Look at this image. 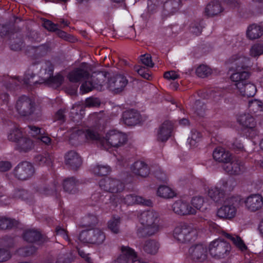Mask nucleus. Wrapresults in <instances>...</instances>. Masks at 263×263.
<instances>
[{
	"label": "nucleus",
	"mask_w": 263,
	"mask_h": 263,
	"mask_svg": "<svg viewBox=\"0 0 263 263\" xmlns=\"http://www.w3.org/2000/svg\"><path fill=\"white\" fill-rule=\"evenodd\" d=\"M141 223L143 228H139L137 234L139 237L152 236L160 230V216L154 210L144 211L140 216Z\"/></svg>",
	"instance_id": "obj_1"
},
{
	"label": "nucleus",
	"mask_w": 263,
	"mask_h": 263,
	"mask_svg": "<svg viewBox=\"0 0 263 263\" xmlns=\"http://www.w3.org/2000/svg\"><path fill=\"white\" fill-rule=\"evenodd\" d=\"M228 64L231 65L230 69L235 71L231 76L232 81L248 79L250 74L249 70L250 68V59L242 54H236L232 55L228 61Z\"/></svg>",
	"instance_id": "obj_2"
},
{
	"label": "nucleus",
	"mask_w": 263,
	"mask_h": 263,
	"mask_svg": "<svg viewBox=\"0 0 263 263\" xmlns=\"http://www.w3.org/2000/svg\"><path fill=\"white\" fill-rule=\"evenodd\" d=\"M241 199L238 196L229 197L224 201V204L218 209L217 215L220 218L231 219L237 212V206L239 205Z\"/></svg>",
	"instance_id": "obj_3"
},
{
	"label": "nucleus",
	"mask_w": 263,
	"mask_h": 263,
	"mask_svg": "<svg viewBox=\"0 0 263 263\" xmlns=\"http://www.w3.org/2000/svg\"><path fill=\"white\" fill-rule=\"evenodd\" d=\"M231 250L230 244L221 239L211 242L209 246L210 255L216 259L224 258L228 256Z\"/></svg>",
	"instance_id": "obj_4"
},
{
	"label": "nucleus",
	"mask_w": 263,
	"mask_h": 263,
	"mask_svg": "<svg viewBox=\"0 0 263 263\" xmlns=\"http://www.w3.org/2000/svg\"><path fill=\"white\" fill-rule=\"evenodd\" d=\"M197 231L190 226L181 224L175 228L174 231V238L181 243L190 242L196 237Z\"/></svg>",
	"instance_id": "obj_5"
},
{
	"label": "nucleus",
	"mask_w": 263,
	"mask_h": 263,
	"mask_svg": "<svg viewBox=\"0 0 263 263\" xmlns=\"http://www.w3.org/2000/svg\"><path fill=\"white\" fill-rule=\"evenodd\" d=\"M79 240L84 243L99 245L105 239L104 233L98 229L82 231L79 235Z\"/></svg>",
	"instance_id": "obj_6"
},
{
	"label": "nucleus",
	"mask_w": 263,
	"mask_h": 263,
	"mask_svg": "<svg viewBox=\"0 0 263 263\" xmlns=\"http://www.w3.org/2000/svg\"><path fill=\"white\" fill-rule=\"evenodd\" d=\"M100 138L99 135L91 129H88L86 132L77 128L73 129L69 136V142L72 145H78L86 139L98 140Z\"/></svg>",
	"instance_id": "obj_7"
},
{
	"label": "nucleus",
	"mask_w": 263,
	"mask_h": 263,
	"mask_svg": "<svg viewBox=\"0 0 263 263\" xmlns=\"http://www.w3.org/2000/svg\"><path fill=\"white\" fill-rule=\"evenodd\" d=\"M15 108L18 114L23 117L31 115L35 110L34 102L28 97L22 96L16 102Z\"/></svg>",
	"instance_id": "obj_8"
},
{
	"label": "nucleus",
	"mask_w": 263,
	"mask_h": 263,
	"mask_svg": "<svg viewBox=\"0 0 263 263\" xmlns=\"http://www.w3.org/2000/svg\"><path fill=\"white\" fill-rule=\"evenodd\" d=\"M42 68L45 70V76L44 77V83L51 87L57 88L62 84L64 78L61 74L53 76V66L49 61L45 62Z\"/></svg>",
	"instance_id": "obj_9"
},
{
	"label": "nucleus",
	"mask_w": 263,
	"mask_h": 263,
	"mask_svg": "<svg viewBox=\"0 0 263 263\" xmlns=\"http://www.w3.org/2000/svg\"><path fill=\"white\" fill-rule=\"evenodd\" d=\"M34 168L31 163L24 161L20 163L13 170V175L20 180H26L33 175Z\"/></svg>",
	"instance_id": "obj_10"
},
{
	"label": "nucleus",
	"mask_w": 263,
	"mask_h": 263,
	"mask_svg": "<svg viewBox=\"0 0 263 263\" xmlns=\"http://www.w3.org/2000/svg\"><path fill=\"white\" fill-rule=\"evenodd\" d=\"M128 83V80L123 74H119L110 77L107 82V87L114 93L123 91Z\"/></svg>",
	"instance_id": "obj_11"
},
{
	"label": "nucleus",
	"mask_w": 263,
	"mask_h": 263,
	"mask_svg": "<svg viewBox=\"0 0 263 263\" xmlns=\"http://www.w3.org/2000/svg\"><path fill=\"white\" fill-rule=\"evenodd\" d=\"M100 187L106 191L112 193H116L122 191L124 185L119 180L111 178H105L99 182Z\"/></svg>",
	"instance_id": "obj_12"
},
{
	"label": "nucleus",
	"mask_w": 263,
	"mask_h": 263,
	"mask_svg": "<svg viewBox=\"0 0 263 263\" xmlns=\"http://www.w3.org/2000/svg\"><path fill=\"white\" fill-rule=\"evenodd\" d=\"M106 140H103V143L107 142L110 145L115 147H118L123 145L127 141L126 136L117 130L109 131L106 136Z\"/></svg>",
	"instance_id": "obj_13"
},
{
	"label": "nucleus",
	"mask_w": 263,
	"mask_h": 263,
	"mask_svg": "<svg viewBox=\"0 0 263 263\" xmlns=\"http://www.w3.org/2000/svg\"><path fill=\"white\" fill-rule=\"evenodd\" d=\"M191 259L196 262H202L207 257V248L206 246L199 243L191 246L189 250Z\"/></svg>",
	"instance_id": "obj_14"
},
{
	"label": "nucleus",
	"mask_w": 263,
	"mask_h": 263,
	"mask_svg": "<svg viewBox=\"0 0 263 263\" xmlns=\"http://www.w3.org/2000/svg\"><path fill=\"white\" fill-rule=\"evenodd\" d=\"M223 170L230 175H239L245 170L243 163L240 160L231 157V160L222 164Z\"/></svg>",
	"instance_id": "obj_15"
},
{
	"label": "nucleus",
	"mask_w": 263,
	"mask_h": 263,
	"mask_svg": "<svg viewBox=\"0 0 263 263\" xmlns=\"http://www.w3.org/2000/svg\"><path fill=\"white\" fill-rule=\"evenodd\" d=\"M247 80L234 81L235 83V85L241 96L247 97H253L257 91L256 87L253 84L248 83Z\"/></svg>",
	"instance_id": "obj_16"
},
{
	"label": "nucleus",
	"mask_w": 263,
	"mask_h": 263,
	"mask_svg": "<svg viewBox=\"0 0 263 263\" xmlns=\"http://www.w3.org/2000/svg\"><path fill=\"white\" fill-rule=\"evenodd\" d=\"M172 210L175 213L181 216L194 215L196 213V210L189 203L182 200L176 201L172 205Z\"/></svg>",
	"instance_id": "obj_17"
},
{
	"label": "nucleus",
	"mask_w": 263,
	"mask_h": 263,
	"mask_svg": "<svg viewBox=\"0 0 263 263\" xmlns=\"http://www.w3.org/2000/svg\"><path fill=\"white\" fill-rule=\"evenodd\" d=\"M89 73L88 71V65L83 64L80 67L75 69L71 71L68 75L70 82L76 83L89 79Z\"/></svg>",
	"instance_id": "obj_18"
},
{
	"label": "nucleus",
	"mask_w": 263,
	"mask_h": 263,
	"mask_svg": "<svg viewBox=\"0 0 263 263\" xmlns=\"http://www.w3.org/2000/svg\"><path fill=\"white\" fill-rule=\"evenodd\" d=\"M246 209L252 212L259 210L263 205V197L259 194H252L245 201Z\"/></svg>",
	"instance_id": "obj_19"
},
{
	"label": "nucleus",
	"mask_w": 263,
	"mask_h": 263,
	"mask_svg": "<svg viewBox=\"0 0 263 263\" xmlns=\"http://www.w3.org/2000/svg\"><path fill=\"white\" fill-rule=\"evenodd\" d=\"M65 164L71 170H77L82 164L79 154L74 151H70L65 155Z\"/></svg>",
	"instance_id": "obj_20"
},
{
	"label": "nucleus",
	"mask_w": 263,
	"mask_h": 263,
	"mask_svg": "<svg viewBox=\"0 0 263 263\" xmlns=\"http://www.w3.org/2000/svg\"><path fill=\"white\" fill-rule=\"evenodd\" d=\"M121 254L111 263H130L136 257L134 250L127 246H122L121 248Z\"/></svg>",
	"instance_id": "obj_21"
},
{
	"label": "nucleus",
	"mask_w": 263,
	"mask_h": 263,
	"mask_svg": "<svg viewBox=\"0 0 263 263\" xmlns=\"http://www.w3.org/2000/svg\"><path fill=\"white\" fill-rule=\"evenodd\" d=\"M50 47L48 44L34 47L28 46L26 50L29 56L35 58L44 56L50 50Z\"/></svg>",
	"instance_id": "obj_22"
},
{
	"label": "nucleus",
	"mask_w": 263,
	"mask_h": 263,
	"mask_svg": "<svg viewBox=\"0 0 263 263\" xmlns=\"http://www.w3.org/2000/svg\"><path fill=\"white\" fill-rule=\"evenodd\" d=\"M107 75H109V73L105 71H97L92 74L91 78L95 84V89L99 90L102 89L107 78L109 79V76Z\"/></svg>",
	"instance_id": "obj_23"
},
{
	"label": "nucleus",
	"mask_w": 263,
	"mask_h": 263,
	"mask_svg": "<svg viewBox=\"0 0 263 263\" xmlns=\"http://www.w3.org/2000/svg\"><path fill=\"white\" fill-rule=\"evenodd\" d=\"M173 129V124L171 122L165 121L160 127L158 132V139L162 142H165L170 137Z\"/></svg>",
	"instance_id": "obj_24"
},
{
	"label": "nucleus",
	"mask_w": 263,
	"mask_h": 263,
	"mask_svg": "<svg viewBox=\"0 0 263 263\" xmlns=\"http://www.w3.org/2000/svg\"><path fill=\"white\" fill-rule=\"evenodd\" d=\"M122 119L125 124L134 126L139 121V114L134 109L126 110L123 113Z\"/></svg>",
	"instance_id": "obj_25"
},
{
	"label": "nucleus",
	"mask_w": 263,
	"mask_h": 263,
	"mask_svg": "<svg viewBox=\"0 0 263 263\" xmlns=\"http://www.w3.org/2000/svg\"><path fill=\"white\" fill-rule=\"evenodd\" d=\"M134 174L142 177H146L149 174V168L143 161L135 162L131 167Z\"/></svg>",
	"instance_id": "obj_26"
},
{
	"label": "nucleus",
	"mask_w": 263,
	"mask_h": 263,
	"mask_svg": "<svg viewBox=\"0 0 263 263\" xmlns=\"http://www.w3.org/2000/svg\"><path fill=\"white\" fill-rule=\"evenodd\" d=\"M223 10L219 0H213L207 5L204 13L207 16L212 17L218 15Z\"/></svg>",
	"instance_id": "obj_27"
},
{
	"label": "nucleus",
	"mask_w": 263,
	"mask_h": 263,
	"mask_svg": "<svg viewBox=\"0 0 263 263\" xmlns=\"http://www.w3.org/2000/svg\"><path fill=\"white\" fill-rule=\"evenodd\" d=\"M123 201L128 205L133 204H141L146 206H152V201L150 199H144L141 196H136L133 194L127 195L123 198Z\"/></svg>",
	"instance_id": "obj_28"
},
{
	"label": "nucleus",
	"mask_w": 263,
	"mask_h": 263,
	"mask_svg": "<svg viewBox=\"0 0 263 263\" xmlns=\"http://www.w3.org/2000/svg\"><path fill=\"white\" fill-rule=\"evenodd\" d=\"M214 159L223 164L226 163L231 160L232 155L228 151H226L221 147H217L213 153Z\"/></svg>",
	"instance_id": "obj_29"
},
{
	"label": "nucleus",
	"mask_w": 263,
	"mask_h": 263,
	"mask_svg": "<svg viewBox=\"0 0 263 263\" xmlns=\"http://www.w3.org/2000/svg\"><path fill=\"white\" fill-rule=\"evenodd\" d=\"M237 120L240 125L246 128H253L256 126L254 118L249 114H241L237 116Z\"/></svg>",
	"instance_id": "obj_30"
},
{
	"label": "nucleus",
	"mask_w": 263,
	"mask_h": 263,
	"mask_svg": "<svg viewBox=\"0 0 263 263\" xmlns=\"http://www.w3.org/2000/svg\"><path fill=\"white\" fill-rule=\"evenodd\" d=\"M208 196L217 203L222 202L224 199L225 191L217 186L212 187L208 190Z\"/></svg>",
	"instance_id": "obj_31"
},
{
	"label": "nucleus",
	"mask_w": 263,
	"mask_h": 263,
	"mask_svg": "<svg viewBox=\"0 0 263 263\" xmlns=\"http://www.w3.org/2000/svg\"><path fill=\"white\" fill-rule=\"evenodd\" d=\"M24 240L27 242L33 243L38 241L43 242V236L41 233L34 229L25 231L23 234Z\"/></svg>",
	"instance_id": "obj_32"
},
{
	"label": "nucleus",
	"mask_w": 263,
	"mask_h": 263,
	"mask_svg": "<svg viewBox=\"0 0 263 263\" xmlns=\"http://www.w3.org/2000/svg\"><path fill=\"white\" fill-rule=\"evenodd\" d=\"M223 236L231 240L233 244L240 251H245L247 250V247L242 239L236 235H232L226 232H222Z\"/></svg>",
	"instance_id": "obj_33"
},
{
	"label": "nucleus",
	"mask_w": 263,
	"mask_h": 263,
	"mask_svg": "<svg viewBox=\"0 0 263 263\" xmlns=\"http://www.w3.org/2000/svg\"><path fill=\"white\" fill-rule=\"evenodd\" d=\"M10 48L14 51L20 50L23 45V36L20 33H13L10 35Z\"/></svg>",
	"instance_id": "obj_34"
},
{
	"label": "nucleus",
	"mask_w": 263,
	"mask_h": 263,
	"mask_svg": "<svg viewBox=\"0 0 263 263\" xmlns=\"http://www.w3.org/2000/svg\"><path fill=\"white\" fill-rule=\"evenodd\" d=\"M263 33V29L256 24L250 25L247 31V36L250 40H255L259 38Z\"/></svg>",
	"instance_id": "obj_35"
},
{
	"label": "nucleus",
	"mask_w": 263,
	"mask_h": 263,
	"mask_svg": "<svg viewBox=\"0 0 263 263\" xmlns=\"http://www.w3.org/2000/svg\"><path fill=\"white\" fill-rule=\"evenodd\" d=\"M33 147L32 141L27 137H23L16 143V148L20 152H27Z\"/></svg>",
	"instance_id": "obj_36"
},
{
	"label": "nucleus",
	"mask_w": 263,
	"mask_h": 263,
	"mask_svg": "<svg viewBox=\"0 0 263 263\" xmlns=\"http://www.w3.org/2000/svg\"><path fill=\"white\" fill-rule=\"evenodd\" d=\"M180 4V0H168L163 5L164 14H172L177 11Z\"/></svg>",
	"instance_id": "obj_37"
},
{
	"label": "nucleus",
	"mask_w": 263,
	"mask_h": 263,
	"mask_svg": "<svg viewBox=\"0 0 263 263\" xmlns=\"http://www.w3.org/2000/svg\"><path fill=\"white\" fill-rule=\"evenodd\" d=\"M78 181L73 177L65 179L63 183L64 191L71 194L77 191Z\"/></svg>",
	"instance_id": "obj_38"
},
{
	"label": "nucleus",
	"mask_w": 263,
	"mask_h": 263,
	"mask_svg": "<svg viewBox=\"0 0 263 263\" xmlns=\"http://www.w3.org/2000/svg\"><path fill=\"white\" fill-rule=\"evenodd\" d=\"M159 248V244L155 240L149 239L144 242L143 246V250L149 254H155Z\"/></svg>",
	"instance_id": "obj_39"
},
{
	"label": "nucleus",
	"mask_w": 263,
	"mask_h": 263,
	"mask_svg": "<svg viewBox=\"0 0 263 263\" xmlns=\"http://www.w3.org/2000/svg\"><path fill=\"white\" fill-rule=\"evenodd\" d=\"M53 157L49 153L37 155L35 156V162L40 165L50 166L52 164Z\"/></svg>",
	"instance_id": "obj_40"
},
{
	"label": "nucleus",
	"mask_w": 263,
	"mask_h": 263,
	"mask_svg": "<svg viewBox=\"0 0 263 263\" xmlns=\"http://www.w3.org/2000/svg\"><path fill=\"white\" fill-rule=\"evenodd\" d=\"M159 196L165 198H172L175 196L174 192L169 187L165 185L160 186L157 190Z\"/></svg>",
	"instance_id": "obj_41"
},
{
	"label": "nucleus",
	"mask_w": 263,
	"mask_h": 263,
	"mask_svg": "<svg viewBox=\"0 0 263 263\" xmlns=\"http://www.w3.org/2000/svg\"><path fill=\"white\" fill-rule=\"evenodd\" d=\"M16 224V222L13 219L6 217H0V230L10 229Z\"/></svg>",
	"instance_id": "obj_42"
},
{
	"label": "nucleus",
	"mask_w": 263,
	"mask_h": 263,
	"mask_svg": "<svg viewBox=\"0 0 263 263\" xmlns=\"http://www.w3.org/2000/svg\"><path fill=\"white\" fill-rule=\"evenodd\" d=\"M192 203L193 205L197 209L204 212L206 209V204L204 203L203 197L198 196L195 197L192 199Z\"/></svg>",
	"instance_id": "obj_43"
},
{
	"label": "nucleus",
	"mask_w": 263,
	"mask_h": 263,
	"mask_svg": "<svg viewBox=\"0 0 263 263\" xmlns=\"http://www.w3.org/2000/svg\"><path fill=\"white\" fill-rule=\"evenodd\" d=\"M38 190L40 193L47 195L56 193L58 190L55 184H53L51 185L40 184L38 186Z\"/></svg>",
	"instance_id": "obj_44"
},
{
	"label": "nucleus",
	"mask_w": 263,
	"mask_h": 263,
	"mask_svg": "<svg viewBox=\"0 0 263 263\" xmlns=\"http://www.w3.org/2000/svg\"><path fill=\"white\" fill-rule=\"evenodd\" d=\"M36 250L37 249L34 246H31L21 248L17 250V252L19 255L26 257L34 254Z\"/></svg>",
	"instance_id": "obj_45"
},
{
	"label": "nucleus",
	"mask_w": 263,
	"mask_h": 263,
	"mask_svg": "<svg viewBox=\"0 0 263 263\" xmlns=\"http://www.w3.org/2000/svg\"><path fill=\"white\" fill-rule=\"evenodd\" d=\"M120 218H112L108 222V228L112 233L117 234L120 231Z\"/></svg>",
	"instance_id": "obj_46"
},
{
	"label": "nucleus",
	"mask_w": 263,
	"mask_h": 263,
	"mask_svg": "<svg viewBox=\"0 0 263 263\" xmlns=\"http://www.w3.org/2000/svg\"><path fill=\"white\" fill-rule=\"evenodd\" d=\"M249 108L250 111L256 113L263 110V104L257 100H251L249 102Z\"/></svg>",
	"instance_id": "obj_47"
},
{
	"label": "nucleus",
	"mask_w": 263,
	"mask_h": 263,
	"mask_svg": "<svg viewBox=\"0 0 263 263\" xmlns=\"http://www.w3.org/2000/svg\"><path fill=\"white\" fill-rule=\"evenodd\" d=\"M193 110L198 116L202 117L205 115V107L203 103L197 100L195 102Z\"/></svg>",
	"instance_id": "obj_48"
},
{
	"label": "nucleus",
	"mask_w": 263,
	"mask_h": 263,
	"mask_svg": "<svg viewBox=\"0 0 263 263\" xmlns=\"http://www.w3.org/2000/svg\"><path fill=\"white\" fill-rule=\"evenodd\" d=\"M55 233L57 239L60 240H65L69 243L70 240L68 236V232L60 226H57L55 228Z\"/></svg>",
	"instance_id": "obj_49"
},
{
	"label": "nucleus",
	"mask_w": 263,
	"mask_h": 263,
	"mask_svg": "<svg viewBox=\"0 0 263 263\" xmlns=\"http://www.w3.org/2000/svg\"><path fill=\"white\" fill-rule=\"evenodd\" d=\"M110 171V167L108 165H97L93 168L94 174L100 176L107 175Z\"/></svg>",
	"instance_id": "obj_50"
},
{
	"label": "nucleus",
	"mask_w": 263,
	"mask_h": 263,
	"mask_svg": "<svg viewBox=\"0 0 263 263\" xmlns=\"http://www.w3.org/2000/svg\"><path fill=\"white\" fill-rule=\"evenodd\" d=\"M203 27L202 21H195L190 25V31L196 35H199L201 33Z\"/></svg>",
	"instance_id": "obj_51"
},
{
	"label": "nucleus",
	"mask_w": 263,
	"mask_h": 263,
	"mask_svg": "<svg viewBox=\"0 0 263 263\" xmlns=\"http://www.w3.org/2000/svg\"><path fill=\"white\" fill-rule=\"evenodd\" d=\"M74 260V256L71 252L60 254L57 258V263H71Z\"/></svg>",
	"instance_id": "obj_52"
},
{
	"label": "nucleus",
	"mask_w": 263,
	"mask_h": 263,
	"mask_svg": "<svg viewBox=\"0 0 263 263\" xmlns=\"http://www.w3.org/2000/svg\"><path fill=\"white\" fill-rule=\"evenodd\" d=\"M23 137L22 133L18 128H14L10 131L8 138L10 141L17 143Z\"/></svg>",
	"instance_id": "obj_53"
},
{
	"label": "nucleus",
	"mask_w": 263,
	"mask_h": 263,
	"mask_svg": "<svg viewBox=\"0 0 263 263\" xmlns=\"http://www.w3.org/2000/svg\"><path fill=\"white\" fill-rule=\"evenodd\" d=\"M196 73L199 77L204 78L211 73V69L206 65H200L196 69Z\"/></svg>",
	"instance_id": "obj_54"
},
{
	"label": "nucleus",
	"mask_w": 263,
	"mask_h": 263,
	"mask_svg": "<svg viewBox=\"0 0 263 263\" xmlns=\"http://www.w3.org/2000/svg\"><path fill=\"white\" fill-rule=\"evenodd\" d=\"M250 54L253 57H256L263 54V44H255L253 45L250 50Z\"/></svg>",
	"instance_id": "obj_55"
},
{
	"label": "nucleus",
	"mask_w": 263,
	"mask_h": 263,
	"mask_svg": "<svg viewBox=\"0 0 263 263\" xmlns=\"http://www.w3.org/2000/svg\"><path fill=\"white\" fill-rule=\"evenodd\" d=\"M28 196V192L26 190L21 189H15L12 194V197L14 198L21 199L22 200L27 199Z\"/></svg>",
	"instance_id": "obj_56"
},
{
	"label": "nucleus",
	"mask_w": 263,
	"mask_h": 263,
	"mask_svg": "<svg viewBox=\"0 0 263 263\" xmlns=\"http://www.w3.org/2000/svg\"><path fill=\"white\" fill-rule=\"evenodd\" d=\"M81 90L84 92L86 93L95 89V84L91 78L83 83L80 88Z\"/></svg>",
	"instance_id": "obj_57"
},
{
	"label": "nucleus",
	"mask_w": 263,
	"mask_h": 263,
	"mask_svg": "<svg viewBox=\"0 0 263 263\" xmlns=\"http://www.w3.org/2000/svg\"><path fill=\"white\" fill-rule=\"evenodd\" d=\"M201 137L200 133L197 130H193L191 132V136L189 137V143L192 146H195L196 143L199 141Z\"/></svg>",
	"instance_id": "obj_58"
},
{
	"label": "nucleus",
	"mask_w": 263,
	"mask_h": 263,
	"mask_svg": "<svg viewBox=\"0 0 263 263\" xmlns=\"http://www.w3.org/2000/svg\"><path fill=\"white\" fill-rule=\"evenodd\" d=\"M140 60L142 64L149 67H153L154 65L152 60V57L149 54H145L140 56Z\"/></svg>",
	"instance_id": "obj_59"
},
{
	"label": "nucleus",
	"mask_w": 263,
	"mask_h": 263,
	"mask_svg": "<svg viewBox=\"0 0 263 263\" xmlns=\"http://www.w3.org/2000/svg\"><path fill=\"white\" fill-rule=\"evenodd\" d=\"M34 74L32 72H28L25 75L23 79L24 84L27 86H31L32 84L37 83V81H33Z\"/></svg>",
	"instance_id": "obj_60"
},
{
	"label": "nucleus",
	"mask_w": 263,
	"mask_h": 263,
	"mask_svg": "<svg viewBox=\"0 0 263 263\" xmlns=\"http://www.w3.org/2000/svg\"><path fill=\"white\" fill-rule=\"evenodd\" d=\"M43 27L49 31L55 32L57 30L58 25L49 20H45L43 24Z\"/></svg>",
	"instance_id": "obj_61"
},
{
	"label": "nucleus",
	"mask_w": 263,
	"mask_h": 263,
	"mask_svg": "<svg viewBox=\"0 0 263 263\" xmlns=\"http://www.w3.org/2000/svg\"><path fill=\"white\" fill-rule=\"evenodd\" d=\"M2 245L6 248H10L13 247V239L11 237L6 236L1 240Z\"/></svg>",
	"instance_id": "obj_62"
},
{
	"label": "nucleus",
	"mask_w": 263,
	"mask_h": 263,
	"mask_svg": "<svg viewBox=\"0 0 263 263\" xmlns=\"http://www.w3.org/2000/svg\"><path fill=\"white\" fill-rule=\"evenodd\" d=\"M100 104V102L97 98H89L85 101V105L87 107H96L99 106Z\"/></svg>",
	"instance_id": "obj_63"
},
{
	"label": "nucleus",
	"mask_w": 263,
	"mask_h": 263,
	"mask_svg": "<svg viewBox=\"0 0 263 263\" xmlns=\"http://www.w3.org/2000/svg\"><path fill=\"white\" fill-rule=\"evenodd\" d=\"M134 69L142 78L147 80L149 79L151 76L148 73L145 72L144 67L136 66Z\"/></svg>",
	"instance_id": "obj_64"
}]
</instances>
